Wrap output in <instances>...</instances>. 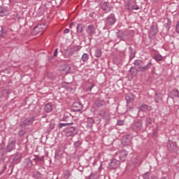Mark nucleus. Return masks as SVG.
<instances>
[{"label": "nucleus", "mask_w": 179, "mask_h": 179, "mask_svg": "<svg viewBox=\"0 0 179 179\" xmlns=\"http://www.w3.org/2000/svg\"><path fill=\"white\" fill-rule=\"evenodd\" d=\"M134 65L137 68L138 72H146L150 69L153 64L151 61L136 59L134 61Z\"/></svg>", "instance_id": "f257e3e1"}, {"label": "nucleus", "mask_w": 179, "mask_h": 179, "mask_svg": "<svg viewBox=\"0 0 179 179\" xmlns=\"http://www.w3.org/2000/svg\"><path fill=\"white\" fill-rule=\"evenodd\" d=\"M5 148V143H2L0 148V156H3L10 152H12L13 149L16 148V141H12L7 146L6 150H4L3 148Z\"/></svg>", "instance_id": "f03ea898"}, {"label": "nucleus", "mask_w": 179, "mask_h": 179, "mask_svg": "<svg viewBox=\"0 0 179 179\" xmlns=\"http://www.w3.org/2000/svg\"><path fill=\"white\" fill-rule=\"evenodd\" d=\"M117 38L122 40V41H127L129 39V32L127 31L119 30L116 33Z\"/></svg>", "instance_id": "7ed1b4c3"}, {"label": "nucleus", "mask_w": 179, "mask_h": 179, "mask_svg": "<svg viewBox=\"0 0 179 179\" xmlns=\"http://www.w3.org/2000/svg\"><path fill=\"white\" fill-rule=\"evenodd\" d=\"M36 118L34 116L27 117V119H25L24 120H23L22 122H21L19 124V127L20 128H23L24 127H27L29 125H31V124H33V122H34Z\"/></svg>", "instance_id": "20e7f679"}, {"label": "nucleus", "mask_w": 179, "mask_h": 179, "mask_svg": "<svg viewBox=\"0 0 179 179\" xmlns=\"http://www.w3.org/2000/svg\"><path fill=\"white\" fill-rule=\"evenodd\" d=\"M106 24L108 26H113L115 22H117V18L115 17V15L114 13H111L106 18Z\"/></svg>", "instance_id": "39448f33"}, {"label": "nucleus", "mask_w": 179, "mask_h": 179, "mask_svg": "<svg viewBox=\"0 0 179 179\" xmlns=\"http://www.w3.org/2000/svg\"><path fill=\"white\" fill-rule=\"evenodd\" d=\"M99 6L101 9L105 12V13L111 12V6H110V3L107 1H101Z\"/></svg>", "instance_id": "423d86ee"}, {"label": "nucleus", "mask_w": 179, "mask_h": 179, "mask_svg": "<svg viewBox=\"0 0 179 179\" xmlns=\"http://www.w3.org/2000/svg\"><path fill=\"white\" fill-rule=\"evenodd\" d=\"M132 144V137L131 136H124L122 140V145L123 148H125V146H130Z\"/></svg>", "instance_id": "0eeeda50"}, {"label": "nucleus", "mask_w": 179, "mask_h": 179, "mask_svg": "<svg viewBox=\"0 0 179 179\" xmlns=\"http://www.w3.org/2000/svg\"><path fill=\"white\" fill-rule=\"evenodd\" d=\"M120 163H121V162H120L115 159H111L110 162L109 163L108 169L110 170H115V169H118V167H120Z\"/></svg>", "instance_id": "6e6552de"}, {"label": "nucleus", "mask_w": 179, "mask_h": 179, "mask_svg": "<svg viewBox=\"0 0 179 179\" xmlns=\"http://www.w3.org/2000/svg\"><path fill=\"white\" fill-rule=\"evenodd\" d=\"M128 153H129V151L126 148H123V149L120 150L119 157H120V160H121L122 163H124V162L127 160V157L128 156Z\"/></svg>", "instance_id": "1a4fd4ad"}, {"label": "nucleus", "mask_w": 179, "mask_h": 179, "mask_svg": "<svg viewBox=\"0 0 179 179\" xmlns=\"http://www.w3.org/2000/svg\"><path fill=\"white\" fill-rule=\"evenodd\" d=\"M159 33V28L157 27V24H152L150 27V31H149V36L150 37H155L156 34Z\"/></svg>", "instance_id": "9d476101"}, {"label": "nucleus", "mask_w": 179, "mask_h": 179, "mask_svg": "<svg viewBox=\"0 0 179 179\" xmlns=\"http://www.w3.org/2000/svg\"><path fill=\"white\" fill-rule=\"evenodd\" d=\"M65 132L66 136H73L74 135H76L78 131H76V127H70L66 129Z\"/></svg>", "instance_id": "9b49d317"}, {"label": "nucleus", "mask_w": 179, "mask_h": 179, "mask_svg": "<svg viewBox=\"0 0 179 179\" xmlns=\"http://www.w3.org/2000/svg\"><path fill=\"white\" fill-rule=\"evenodd\" d=\"M71 108L74 112L82 111V108H83V105H82V103L80 102H74L72 104Z\"/></svg>", "instance_id": "f8f14e48"}, {"label": "nucleus", "mask_w": 179, "mask_h": 179, "mask_svg": "<svg viewBox=\"0 0 179 179\" xmlns=\"http://www.w3.org/2000/svg\"><path fill=\"white\" fill-rule=\"evenodd\" d=\"M133 129L138 132L142 129V120H136L134 123Z\"/></svg>", "instance_id": "ddd939ff"}, {"label": "nucleus", "mask_w": 179, "mask_h": 179, "mask_svg": "<svg viewBox=\"0 0 179 179\" xmlns=\"http://www.w3.org/2000/svg\"><path fill=\"white\" fill-rule=\"evenodd\" d=\"M167 148L169 152H177V143L173 141H169Z\"/></svg>", "instance_id": "4468645a"}, {"label": "nucleus", "mask_w": 179, "mask_h": 179, "mask_svg": "<svg viewBox=\"0 0 179 179\" xmlns=\"http://www.w3.org/2000/svg\"><path fill=\"white\" fill-rule=\"evenodd\" d=\"M138 72H139L138 69L132 66L129 71L128 76L131 77V79H134V78L136 77V75H138Z\"/></svg>", "instance_id": "2eb2a0df"}, {"label": "nucleus", "mask_w": 179, "mask_h": 179, "mask_svg": "<svg viewBox=\"0 0 179 179\" xmlns=\"http://www.w3.org/2000/svg\"><path fill=\"white\" fill-rule=\"evenodd\" d=\"M44 33V29H43V27L41 25H38L34 28L33 34L38 36H41Z\"/></svg>", "instance_id": "dca6fc26"}, {"label": "nucleus", "mask_w": 179, "mask_h": 179, "mask_svg": "<svg viewBox=\"0 0 179 179\" xmlns=\"http://www.w3.org/2000/svg\"><path fill=\"white\" fill-rule=\"evenodd\" d=\"M169 97L173 99H176V97L179 99V90L177 89L172 90L169 94Z\"/></svg>", "instance_id": "f3484780"}, {"label": "nucleus", "mask_w": 179, "mask_h": 179, "mask_svg": "<svg viewBox=\"0 0 179 179\" xmlns=\"http://www.w3.org/2000/svg\"><path fill=\"white\" fill-rule=\"evenodd\" d=\"M33 165V162L30 159H25L23 163V166L25 169H30Z\"/></svg>", "instance_id": "a211bd4d"}, {"label": "nucleus", "mask_w": 179, "mask_h": 179, "mask_svg": "<svg viewBox=\"0 0 179 179\" xmlns=\"http://www.w3.org/2000/svg\"><path fill=\"white\" fill-rule=\"evenodd\" d=\"M69 68L68 64H62L59 68V71L63 73H68V72H69Z\"/></svg>", "instance_id": "6ab92c4d"}, {"label": "nucleus", "mask_w": 179, "mask_h": 179, "mask_svg": "<svg viewBox=\"0 0 179 179\" xmlns=\"http://www.w3.org/2000/svg\"><path fill=\"white\" fill-rule=\"evenodd\" d=\"M73 120V117L70 113L66 112L62 121H69Z\"/></svg>", "instance_id": "aec40b11"}, {"label": "nucleus", "mask_w": 179, "mask_h": 179, "mask_svg": "<svg viewBox=\"0 0 179 179\" xmlns=\"http://www.w3.org/2000/svg\"><path fill=\"white\" fill-rule=\"evenodd\" d=\"M44 111L45 113H51L52 111V105L50 103H48L44 106Z\"/></svg>", "instance_id": "412c9836"}, {"label": "nucleus", "mask_w": 179, "mask_h": 179, "mask_svg": "<svg viewBox=\"0 0 179 179\" xmlns=\"http://www.w3.org/2000/svg\"><path fill=\"white\" fill-rule=\"evenodd\" d=\"M99 115H100V117H102V118H104L105 120H108L109 118L108 113H107L104 110H100Z\"/></svg>", "instance_id": "4be33fe9"}, {"label": "nucleus", "mask_w": 179, "mask_h": 179, "mask_svg": "<svg viewBox=\"0 0 179 179\" xmlns=\"http://www.w3.org/2000/svg\"><path fill=\"white\" fill-rule=\"evenodd\" d=\"M33 177L36 179H44V175L38 171H35L33 174Z\"/></svg>", "instance_id": "5701e85b"}, {"label": "nucleus", "mask_w": 179, "mask_h": 179, "mask_svg": "<svg viewBox=\"0 0 179 179\" xmlns=\"http://www.w3.org/2000/svg\"><path fill=\"white\" fill-rule=\"evenodd\" d=\"M8 34V30L2 27H0V37L3 38Z\"/></svg>", "instance_id": "b1692460"}, {"label": "nucleus", "mask_w": 179, "mask_h": 179, "mask_svg": "<svg viewBox=\"0 0 179 179\" xmlns=\"http://www.w3.org/2000/svg\"><path fill=\"white\" fill-rule=\"evenodd\" d=\"M125 100L127 104L129 103H132V101H134V96H132V94H126Z\"/></svg>", "instance_id": "393cba45"}, {"label": "nucleus", "mask_w": 179, "mask_h": 179, "mask_svg": "<svg viewBox=\"0 0 179 179\" xmlns=\"http://www.w3.org/2000/svg\"><path fill=\"white\" fill-rule=\"evenodd\" d=\"M63 176L64 178L68 179L71 176H72V173H71V171L69 170L66 169L63 172Z\"/></svg>", "instance_id": "a878e982"}, {"label": "nucleus", "mask_w": 179, "mask_h": 179, "mask_svg": "<svg viewBox=\"0 0 179 179\" xmlns=\"http://www.w3.org/2000/svg\"><path fill=\"white\" fill-rule=\"evenodd\" d=\"M94 104L96 107H103L106 105V102L104 101H96Z\"/></svg>", "instance_id": "bb28decb"}, {"label": "nucleus", "mask_w": 179, "mask_h": 179, "mask_svg": "<svg viewBox=\"0 0 179 179\" xmlns=\"http://www.w3.org/2000/svg\"><path fill=\"white\" fill-rule=\"evenodd\" d=\"M154 59L157 61V62H159L160 61H163V56L159 54H156L154 55Z\"/></svg>", "instance_id": "cd10ccee"}, {"label": "nucleus", "mask_w": 179, "mask_h": 179, "mask_svg": "<svg viewBox=\"0 0 179 179\" xmlns=\"http://www.w3.org/2000/svg\"><path fill=\"white\" fill-rule=\"evenodd\" d=\"M150 108V106L143 104L140 107V111H148Z\"/></svg>", "instance_id": "c85d7f7f"}, {"label": "nucleus", "mask_w": 179, "mask_h": 179, "mask_svg": "<svg viewBox=\"0 0 179 179\" xmlns=\"http://www.w3.org/2000/svg\"><path fill=\"white\" fill-rule=\"evenodd\" d=\"M8 15V10L5 8H0V16L3 17Z\"/></svg>", "instance_id": "c756f323"}, {"label": "nucleus", "mask_w": 179, "mask_h": 179, "mask_svg": "<svg viewBox=\"0 0 179 179\" xmlns=\"http://www.w3.org/2000/svg\"><path fill=\"white\" fill-rule=\"evenodd\" d=\"M153 121V119L150 117H147L145 119V125L146 127H149V125H152V122Z\"/></svg>", "instance_id": "7c9ffc66"}, {"label": "nucleus", "mask_w": 179, "mask_h": 179, "mask_svg": "<svg viewBox=\"0 0 179 179\" xmlns=\"http://www.w3.org/2000/svg\"><path fill=\"white\" fill-rule=\"evenodd\" d=\"M102 52H101V48H97L95 50V57H96V58H100V57H101Z\"/></svg>", "instance_id": "2f4dec72"}, {"label": "nucleus", "mask_w": 179, "mask_h": 179, "mask_svg": "<svg viewBox=\"0 0 179 179\" xmlns=\"http://www.w3.org/2000/svg\"><path fill=\"white\" fill-rule=\"evenodd\" d=\"M77 31L78 33H82V31H83V25L82 24H78L77 25Z\"/></svg>", "instance_id": "473e14b6"}, {"label": "nucleus", "mask_w": 179, "mask_h": 179, "mask_svg": "<svg viewBox=\"0 0 179 179\" xmlns=\"http://www.w3.org/2000/svg\"><path fill=\"white\" fill-rule=\"evenodd\" d=\"M68 125H73V122L59 123V128L61 129V128H62V127H68Z\"/></svg>", "instance_id": "72a5a7b5"}, {"label": "nucleus", "mask_w": 179, "mask_h": 179, "mask_svg": "<svg viewBox=\"0 0 179 179\" xmlns=\"http://www.w3.org/2000/svg\"><path fill=\"white\" fill-rule=\"evenodd\" d=\"M129 10H139V6L137 5H132L129 8H128Z\"/></svg>", "instance_id": "f704fd0d"}, {"label": "nucleus", "mask_w": 179, "mask_h": 179, "mask_svg": "<svg viewBox=\"0 0 179 179\" xmlns=\"http://www.w3.org/2000/svg\"><path fill=\"white\" fill-rule=\"evenodd\" d=\"M43 160H44V157H36L35 159H34L36 164H37V162H43Z\"/></svg>", "instance_id": "c9c22d12"}, {"label": "nucleus", "mask_w": 179, "mask_h": 179, "mask_svg": "<svg viewBox=\"0 0 179 179\" xmlns=\"http://www.w3.org/2000/svg\"><path fill=\"white\" fill-rule=\"evenodd\" d=\"M20 15L19 14H15L12 16L13 20H20Z\"/></svg>", "instance_id": "e433bc0d"}, {"label": "nucleus", "mask_w": 179, "mask_h": 179, "mask_svg": "<svg viewBox=\"0 0 179 179\" xmlns=\"http://www.w3.org/2000/svg\"><path fill=\"white\" fill-rule=\"evenodd\" d=\"M82 61H83V62H86V61H87V59H89V55L86 53H85L82 58H81Z\"/></svg>", "instance_id": "4c0bfd02"}, {"label": "nucleus", "mask_w": 179, "mask_h": 179, "mask_svg": "<svg viewBox=\"0 0 179 179\" xmlns=\"http://www.w3.org/2000/svg\"><path fill=\"white\" fill-rule=\"evenodd\" d=\"M82 145V141L80 140H78L76 142H74L73 146L74 148H79Z\"/></svg>", "instance_id": "58836bf2"}, {"label": "nucleus", "mask_w": 179, "mask_h": 179, "mask_svg": "<svg viewBox=\"0 0 179 179\" xmlns=\"http://www.w3.org/2000/svg\"><path fill=\"white\" fill-rule=\"evenodd\" d=\"M55 127V124L54 123H50L49 124V129H48V132H51V131H52V129Z\"/></svg>", "instance_id": "ea45409f"}, {"label": "nucleus", "mask_w": 179, "mask_h": 179, "mask_svg": "<svg viewBox=\"0 0 179 179\" xmlns=\"http://www.w3.org/2000/svg\"><path fill=\"white\" fill-rule=\"evenodd\" d=\"M18 135L19 136H24L26 135V130L24 129H21L18 131Z\"/></svg>", "instance_id": "a19ab883"}, {"label": "nucleus", "mask_w": 179, "mask_h": 179, "mask_svg": "<svg viewBox=\"0 0 179 179\" xmlns=\"http://www.w3.org/2000/svg\"><path fill=\"white\" fill-rule=\"evenodd\" d=\"M20 159V155H15L13 160V162H18Z\"/></svg>", "instance_id": "79ce46f5"}, {"label": "nucleus", "mask_w": 179, "mask_h": 179, "mask_svg": "<svg viewBox=\"0 0 179 179\" xmlns=\"http://www.w3.org/2000/svg\"><path fill=\"white\" fill-rule=\"evenodd\" d=\"M176 32L179 34V21L177 22L175 29Z\"/></svg>", "instance_id": "37998d69"}, {"label": "nucleus", "mask_w": 179, "mask_h": 179, "mask_svg": "<svg viewBox=\"0 0 179 179\" xmlns=\"http://www.w3.org/2000/svg\"><path fill=\"white\" fill-rule=\"evenodd\" d=\"M129 58H130V59H134V58H135V52H134L131 51Z\"/></svg>", "instance_id": "c03bdc74"}, {"label": "nucleus", "mask_w": 179, "mask_h": 179, "mask_svg": "<svg viewBox=\"0 0 179 179\" xmlns=\"http://www.w3.org/2000/svg\"><path fill=\"white\" fill-rule=\"evenodd\" d=\"M143 179H149V172H146L145 174L143 175Z\"/></svg>", "instance_id": "a18cd8bd"}, {"label": "nucleus", "mask_w": 179, "mask_h": 179, "mask_svg": "<svg viewBox=\"0 0 179 179\" xmlns=\"http://www.w3.org/2000/svg\"><path fill=\"white\" fill-rule=\"evenodd\" d=\"M90 34H94V26L90 25Z\"/></svg>", "instance_id": "49530a36"}, {"label": "nucleus", "mask_w": 179, "mask_h": 179, "mask_svg": "<svg viewBox=\"0 0 179 179\" xmlns=\"http://www.w3.org/2000/svg\"><path fill=\"white\" fill-rule=\"evenodd\" d=\"M123 124H124V121H122V120H117V125H119L120 127H121Z\"/></svg>", "instance_id": "de8ad7c7"}, {"label": "nucleus", "mask_w": 179, "mask_h": 179, "mask_svg": "<svg viewBox=\"0 0 179 179\" xmlns=\"http://www.w3.org/2000/svg\"><path fill=\"white\" fill-rule=\"evenodd\" d=\"M57 55H58V49H56L54 51V57H57Z\"/></svg>", "instance_id": "09e8293b"}, {"label": "nucleus", "mask_w": 179, "mask_h": 179, "mask_svg": "<svg viewBox=\"0 0 179 179\" xmlns=\"http://www.w3.org/2000/svg\"><path fill=\"white\" fill-rule=\"evenodd\" d=\"M68 33H69V29H66L64 30V34H68Z\"/></svg>", "instance_id": "8fccbe9b"}, {"label": "nucleus", "mask_w": 179, "mask_h": 179, "mask_svg": "<svg viewBox=\"0 0 179 179\" xmlns=\"http://www.w3.org/2000/svg\"><path fill=\"white\" fill-rule=\"evenodd\" d=\"M166 24H167V28L169 30L170 29V26H171V22H168Z\"/></svg>", "instance_id": "3c124183"}, {"label": "nucleus", "mask_w": 179, "mask_h": 179, "mask_svg": "<svg viewBox=\"0 0 179 179\" xmlns=\"http://www.w3.org/2000/svg\"><path fill=\"white\" fill-rule=\"evenodd\" d=\"M151 179H157V177H156L155 176L152 175V176H151Z\"/></svg>", "instance_id": "603ef678"}, {"label": "nucleus", "mask_w": 179, "mask_h": 179, "mask_svg": "<svg viewBox=\"0 0 179 179\" xmlns=\"http://www.w3.org/2000/svg\"><path fill=\"white\" fill-rule=\"evenodd\" d=\"M65 122H66V124H68V123H69V122H72V120H69V121H64Z\"/></svg>", "instance_id": "864d4df0"}, {"label": "nucleus", "mask_w": 179, "mask_h": 179, "mask_svg": "<svg viewBox=\"0 0 179 179\" xmlns=\"http://www.w3.org/2000/svg\"><path fill=\"white\" fill-rule=\"evenodd\" d=\"M99 171H101V164H100V166L99 167Z\"/></svg>", "instance_id": "5fc2aeb1"}, {"label": "nucleus", "mask_w": 179, "mask_h": 179, "mask_svg": "<svg viewBox=\"0 0 179 179\" xmlns=\"http://www.w3.org/2000/svg\"><path fill=\"white\" fill-rule=\"evenodd\" d=\"M73 25V22H71V23L70 24V27H72Z\"/></svg>", "instance_id": "6e6d98bb"}, {"label": "nucleus", "mask_w": 179, "mask_h": 179, "mask_svg": "<svg viewBox=\"0 0 179 179\" xmlns=\"http://www.w3.org/2000/svg\"><path fill=\"white\" fill-rule=\"evenodd\" d=\"M90 177H93V178H94V175H93V174H90Z\"/></svg>", "instance_id": "4d7b16f0"}, {"label": "nucleus", "mask_w": 179, "mask_h": 179, "mask_svg": "<svg viewBox=\"0 0 179 179\" xmlns=\"http://www.w3.org/2000/svg\"><path fill=\"white\" fill-rule=\"evenodd\" d=\"M20 1H22V0H15V2L19 3V2H20Z\"/></svg>", "instance_id": "13d9d810"}, {"label": "nucleus", "mask_w": 179, "mask_h": 179, "mask_svg": "<svg viewBox=\"0 0 179 179\" xmlns=\"http://www.w3.org/2000/svg\"><path fill=\"white\" fill-rule=\"evenodd\" d=\"M93 86H94V85H91L90 90H92Z\"/></svg>", "instance_id": "bf43d9fd"}, {"label": "nucleus", "mask_w": 179, "mask_h": 179, "mask_svg": "<svg viewBox=\"0 0 179 179\" xmlns=\"http://www.w3.org/2000/svg\"><path fill=\"white\" fill-rule=\"evenodd\" d=\"M88 30H90V25H88Z\"/></svg>", "instance_id": "052dcab7"}, {"label": "nucleus", "mask_w": 179, "mask_h": 179, "mask_svg": "<svg viewBox=\"0 0 179 179\" xmlns=\"http://www.w3.org/2000/svg\"><path fill=\"white\" fill-rule=\"evenodd\" d=\"M1 100H2V96H0V101H1Z\"/></svg>", "instance_id": "680f3d73"}, {"label": "nucleus", "mask_w": 179, "mask_h": 179, "mask_svg": "<svg viewBox=\"0 0 179 179\" xmlns=\"http://www.w3.org/2000/svg\"><path fill=\"white\" fill-rule=\"evenodd\" d=\"M155 96H157V92H156V93L155 94Z\"/></svg>", "instance_id": "e2e57ef3"}, {"label": "nucleus", "mask_w": 179, "mask_h": 179, "mask_svg": "<svg viewBox=\"0 0 179 179\" xmlns=\"http://www.w3.org/2000/svg\"><path fill=\"white\" fill-rule=\"evenodd\" d=\"M87 127L89 128V124H87Z\"/></svg>", "instance_id": "0e129e2a"}, {"label": "nucleus", "mask_w": 179, "mask_h": 179, "mask_svg": "<svg viewBox=\"0 0 179 179\" xmlns=\"http://www.w3.org/2000/svg\"><path fill=\"white\" fill-rule=\"evenodd\" d=\"M42 118H45V116H42Z\"/></svg>", "instance_id": "69168bd1"}, {"label": "nucleus", "mask_w": 179, "mask_h": 179, "mask_svg": "<svg viewBox=\"0 0 179 179\" xmlns=\"http://www.w3.org/2000/svg\"><path fill=\"white\" fill-rule=\"evenodd\" d=\"M88 179H90V176L88 177Z\"/></svg>", "instance_id": "338daca9"}, {"label": "nucleus", "mask_w": 179, "mask_h": 179, "mask_svg": "<svg viewBox=\"0 0 179 179\" xmlns=\"http://www.w3.org/2000/svg\"><path fill=\"white\" fill-rule=\"evenodd\" d=\"M87 90H89V89H87Z\"/></svg>", "instance_id": "774afa93"}]
</instances>
